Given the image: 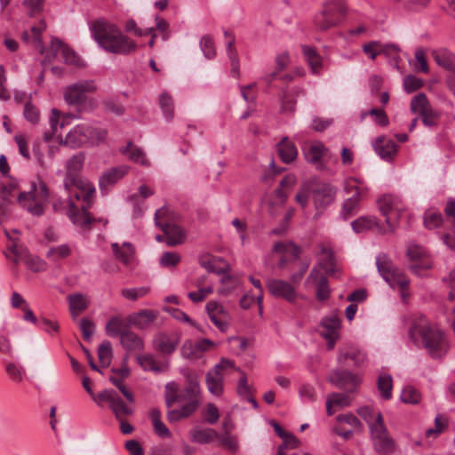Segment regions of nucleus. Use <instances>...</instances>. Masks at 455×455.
Here are the masks:
<instances>
[{
	"instance_id": "412c9836",
	"label": "nucleus",
	"mask_w": 455,
	"mask_h": 455,
	"mask_svg": "<svg viewBox=\"0 0 455 455\" xmlns=\"http://www.w3.org/2000/svg\"><path fill=\"white\" fill-rule=\"evenodd\" d=\"M341 322L336 314L324 316L320 322V334L327 340V348L332 350L339 339Z\"/></svg>"
},
{
	"instance_id": "4d7b16f0",
	"label": "nucleus",
	"mask_w": 455,
	"mask_h": 455,
	"mask_svg": "<svg viewBox=\"0 0 455 455\" xmlns=\"http://www.w3.org/2000/svg\"><path fill=\"white\" fill-rule=\"evenodd\" d=\"M401 400L405 403H418L420 400V394L415 387L407 386L402 390Z\"/></svg>"
},
{
	"instance_id": "0eeeda50",
	"label": "nucleus",
	"mask_w": 455,
	"mask_h": 455,
	"mask_svg": "<svg viewBox=\"0 0 455 455\" xmlns=\"http://www.w3.org/2000/svg\"><path fill=\"white\" fill-rule=\"evenodd\" d=\"M4 233L12 242L4 251L7 259L16 265L22 261L31 271L36 273L45 269V262L44 260L36 255L30 254L28 248L23 244L16 243L6 229H4Z\"/></svg>"
},
{
	"instance_id": "ddd939ff",
	"label": "nucleus",
	"mask_w": 455,
	"mask_h": 455,
	"mask_svg": "<svg viewBox=\"0 0 455 455\" xmlns=\"http://www.w3.org/2000/svg\"><path fill=\"white\" fill-rule=\"evenodd\" d=\"M345 10L341 0H328L323 10L315 18V26L321 30H327L337 26Z\"/></svg>"
},
{
	"instance_id": "79ce46f5",
	"label": "nucleus",
	"mask_w": 455,
	"mask_h": 455,
	"mask_svg": "<svg viewBox=\"0 0 455 455\" xmlns=\"http://www.w3.org/2000/svg\"><path fill=\"white\" fill-rule=\"evenodd\" d=\"M191 441L199 444L212 443L219 437V434L212 428L195 427L190 431Z\"/></svg>"
},
{
	"instance_id": "ea45409f",
	"label": "nucleus",
	"mask_w": 455,
	"mask_h": 455,
	"mask_svg": "<svg viewBox=\"0 0 455 455\" xmlns=\"http://www.w3.org/2000/svg\"><path fill=\"white\" fill-rule=\"evenodd\" d=\"M277 151L280 158L285 164L293 162L298 155L294 143L289 140L287 137H283L277 144Z\"/></svg>"
},
{
	"instance_id": "2f4dec72",
	"label": "nucleus",
	"mask_w": 455,
	"mask_h": 455,
	"mask_svg": "<svg viewBox=\"0 0 455 455\" xmlns=\"http://www.w3.org/2000/svg\"><path fill=\"white\" fill-rule=\"evenodd\" d=\"M131 328V323L127 318L122 315L111 316L105 325V332L110 338L121 337L122 333Z\"/></svg>"
},
{
	"instance_id": "9d476101",
	"label": "nucleus",
	"mask_w": 455,
	"mask_h": 455,
	"mask_svg": "<svg viewBox=\"0 0 455 455\" xmlns=\"http://www.w3.org/2000/svg\"><path fill=\"white\" fill-rule=\"evenodd\" d=\"M367 190V188L357 179L347 180L345 191L353 195L342 203L340 216L343 220H347L357 213L360 209V201Z\"/></svg>"
},
{
	"instance_id": "b1692460",
	"label": "nucleus",
	"mask_w": 455,
	"mask_h": 455,
	"mask_svg": "<svg viewBox=\"0 0 455 455\" xmlns=\"http://www.w3.org/2000/svg\"><path fill=\"white\" fill-rule=\"evenodd\" d=\"M92 199L93 197L90 200V202L83 200L84 204L82 206L81 211L77 209V207L71 200L68 201V207L66 213L75 225L86 228H89L93 221H96L95 219L91 217L88 212Z\"/></svg>"
},
{
	"instance_id": "37998d69",
	"label": "nucleus",
	"mask_w": 455,
	"mask_h": 455,
	"mask_svg": "<svg viewBox=\"0 0 455 455\" xmlns=\"http://www.w3.org/2000/svg\"><path fill=\"white\" fill-rule=\"evenodd\" d=\"M116 258L124 265H130L133 259L134 249L129 243H124L121 246L117 243L111 245Z\"/></svg>"
},
{
	"instance_id": "e433bc0d",
	"label": "nucleus",
	"mask_w": 455,
	"mask_h": 455,
	"mask_svg": "<svg viewBox=\"0 0 455 455\" xmlns=\"http://www.w3.org/2000/svg\"><path fill=\"white\" fill-rule=\"evenodd\" d=\"M305 95V91L301 87H292L291 90L283 92L281 100V109L285 113H292L295 110L297 98Z\"/></svg>"
},
{
	"instance_id": "72a5a7b5",
	"label": "nucleus",
	"mask_w": 455,
	"mask_h": 455,
	"mask_svg": "<svg viewBox=\"0 0 455 455\" xmlns=\"http://www.w3.org/2000/svg\"><path fill=\"white\" fill-rule=\"evenodd\" d=\"M127 172L128 167L124 165L114 167L105 172L99 179L100 188L101 190L107 189L124 177Z\"/></svg>"
},
{
	"instance_id": "c9c22d12",
	"label": "nucleus",
	"mask_w": 455,
	"mask_h": 455,
	"mask_svg": "<svg viewBox=\"0 0 455 455\" xmlns=\"http://www.w3.org/2000/svg\"><path fill=\"white\" fill-rule=\"evenodd\" d=\"M376 153L384 160L391 161L397 151L396 144L391 140L379 137L374 144Z\"/></svg>"
},
{
	"instance_id": "49530a36",
	"label": "nucleus",
	"mask_w": 455,
	"mask_h": 455,
	"mask_svg": "<svg viewBox=\"0 0 455 455\" xmlns=\"http://www.w3.org/2000/svg\"><path fill=\"white\" fill-rule=\"evenodd\" d=\"M4 369L8 378L13 383H21L26 378V370L20 364L15 363L13 362H8L5 363Z\"/></svg>"
},
{
	"instance_id": "69168bd1",
	"label": "nucleus",
	"mask_w": 455,
	"mask_h": 455,
	"mask_svg": "<svg viewBox=\"0 0 455 455\" xmlns=\"http://www.w3.org/2000/svg\"><path fill=\"white\" fill-rule=\"evenodd\" d=\"M327 399L331 401L334 406L346 407L351 403V397L347 393L333 392L327 396Z\"/></svg>"
},
{
	"instance_id": "473e14b6",
	"label": "nucleus",
	"mask_w": 455,
	"mask_h": 455,
	"mask_svg": "<svg viewBox=\"0 0 455 455\" xmlns=\"http://www.w3.org/2000/svg\"><path fill=\"white\" fill-rule=\"evenodd\" d=\"M67 301L73 319L77 318L90 305L89 297L79 292L68 295Z\"/></svg>"
},
{
	"instance_id": "0e129e2a",
	"label": "nucleus",
	"mask_w": 455,
	"mask_h": 455,
	"mask_svg": "<svg viewBox=\"0 0 455 455\" xmlns=\"http://www.w3.org/2000/svg\"><path fill=\"white\" fill-rule=\"evenodd\" d=\"M380 54H384L388 58L394 59L396 62L399 61L400 47L396 44H381L379 42Z\"/></svg>"
},
{
	"instance_id": "de8ad7c7",
	"label": "nucleus",
	"mask_w": 455,
	"mask_h": 455,
	"mask_svg": "<svg viewBox=\"0 0 455 455\" xmlns=\"http://www.w3.org/2000/svg\"><path fill=\"white\" fill-rule=\"evenodd\" d=\"M109 407L112 410L117 420H121L122 419H124L125 417L132 415L133 412L132 409L130 406H128L117 394L115 395L113 402L110 403Z\"/></svg>"
},
{
	"instance_id": "f3484780",
	"label": "nucleus",
	"mask_w": 455,
	"mask_h": 455,
	"mask_svg": "<svg viewBox=\"0 0 455 455\" xmlns=\"http://www.w3.org/2000/svg\"><path fill=\"white\" fill-rule=\"evenodd\" d=\"M327 379L336 387L344 389L349 393L355 392L362 381V378L359 374L346 369L332 370L329 373Z\"/></svg>"
},
{
	"instance_id": "e2e57ef3",
	"label": "nucleus",
	"mask_w": 455,
	"mask_h": 455,
	"mask_svg": "<svg viewBox=\"0 0 455 455\" xmlns=\"http://www.w3.org/2000/svg\"><path fill=\"white\" fill-rule=\"evenodd\" d=\"M220 443L226 449L235 451L238 449V441L235 435H232L228 432L219 435L217 437Z\"/></svg>"
},
{
	"instance_id": "5701e85b",
	"label": "nucleus",
	"mask_w": 455,
	"mask_h": 455,
	"mask_svg": "<svg viewBox=\"0 0 455 455\" xmlns=\"http://www.w3.org/2000/svg\"><path fill=\"white\" fill-rule=\"evenodd\" d=\"M201 401V387L196 379L190 380L188 386L180 391V403H184L182 406L188 408L193 414L200 406Z\"/></svg>"
},
{
	"instance_id": "c03bdc74",
	"label": "nucleus",
	"mask_w": 455,
	"mask_h": 455,
	"mask_svg": "<svg viewBox=\"0 0 455 455\" xmlns=\"http://www.w3.org/2000/svg\"><path fill=\"white\" fill-rule=\"evenodd\" d=\"M301 49L305 60L307 62L308 66L310 67L312 72L314 74H317L323 66L322 57L319 55V53L314 47L302 45Z\"/></svg>"
},
{
	"instance_id": "aec40b11",
	"label": "nucleus",
	"mask_w": 455,
	"mask_h": 455,
	"mask_svg": "<svg viewBox=\"0 0 455 455\" xmlns=\"http://www.w3.org/2000/svg\"><path fill=\"white\" fill-rule=\"evenodd\" d=\"M337 195V189L329 183H322L311 189V196L316 212L321 214L331 205Z\"/></svg>"
},
{
	"instance_id": "dca6fc26",
	"label": "nucleus",
	"mask_w": 455,
	"mask_h": 455,
	"mask_svg": "<svg viewBox=\"0 0 455 455\" xmlns=\"http://www.w3.org/2000/svg\"><path fill=\"white\" fill-rule=\"evenodd\" d=\"M168 210L161 208L155 213V223L160 227L166 236V243L170 246L180 244L185 240V234L180 226L172 224L164 220Z\"/></svg>"
},
{
	"instance_id": "338daca9",
	"label": "nucleus",
	"mask_w": 455,
	"mask_h": 455,
	"mask_svg": "<svg viewBox=\"0 0 455 455\" xmlns=\"http://www.w3.org/2000/svg\"><path fill=\"white\" fill-rule=\"evenodd\" d=\"M79 327L82 331L83 339L85 341H91L92 337L95 331L94 323L87 318H82L79 323Z\"/></svg>"
},
{
	"instance_id": "864d4df0",
	"label": "nucleus",
	"mask_w": 455,
	"mask_h": 455,
	"mask_svg": "<svg viewBox=\"0 0 455 455\" xmlns=\"http://www.w3.org/2000/svg\"><path fill=\"white\" fill-rule=\"evenodd\" d=\"M227 52L231 64V74L233 76L237 77L239 76V59L233 39L227 43Z\"/></svg>"
},
{
	"instance_id": "8fccbe9b",
	"label": "nucleus",
	"mask_w": 455,
	"mask_h": 455,
	"mask_svg": "<svg viewBox=\"0 0 455 455\" xmlns=\"http://www.w3.org/2000/svg\"><path fill=\"white\" fill-rule=\"evenodd\" d=\"M98 357L102 367H108L113 357V350L110 341L104 340L98 348Z\"/></svg>"
},
{
	"instance_id": "a19ab883",
	"label": "nucleus",
	"mask_w": 455,
	"mask_h": 455,
	"mask_svg": "<svg viewBox=\"0 0 455 455\" xmlns=\"http://www.w3.org/2000/svg\"><path fill=\"white\" fill-rule=\"evenodd\" d=\"M432 57L436 64L447 70L455 68V55L445 48L434 50Z\"/></svg>"
},
{
	"instance_id": "f03ea898",
	"label": "nucleus",
	"mask_w": 455,
	"mask_h": 455,
	"mask_svg": "<svg viewBox=\"0 0 455 455\" xmlns=\"http://www.w3.org/2000/svg\"><path fill=\"white\" fill-rule=\"evenodd\" d=\"M90 29L93 39L107 52L129 55L137 49V44L132 39L124 35L116 24L105 19L94 20Z\"/></svg>"
},
{
	"instance_id": "6e6552de",
	"label": "nucleus",
	"mask_w": 455,
	"mask_h": 455,
	"mask_svg": "<svg viewBox=\"0 0 455 455\" xmlns=\"http://www.w3.org/2000/svg\"><path fill=\"white\" fill-rule=\"evenodd\" d=\"M376 266L378 272L383 279L392 287H399L401 295L405 299V291L409 286L407 276L397 269L392 260L385 253H380L376 258Z\"/></svg>"
},
{
	"instance_id": "f8f14e48",
	"label": "nucleus",
	"mask_w": 455,
	"mask_h": 455,
	"mask_svg": "<svg viewBox=\"0 0 455 455\" xmlns=\"http://www.w3.org/2000/svg\"><path fill=\"white\" fill-rule=\"evenodd\" d=\"M370 432L376 452L387 455L394 451L395 442L387 433L381 413H378L375 422L371 423Z\"/></svg>"
},
{
	"instance_id": "20e7f679",
	"label": "nucleus",
	"mask_w": 455,
	"mask_h": 455,
	"mask_svg": "<svg viewBox=\"0 0 455 455\" xmlns=\"http://www.w3.org/2000/svg\"><path fill=\"white\" fill-rule=\"evenodd\" d=\"M84 156L83 153L74 155L66 164V176L63 186L65 189L73 194L77 200L90 202L94 196L95 188L87 180L80 176V171L83 168Z\"/></svg>"
},
{
	"instance_id": "bf43d9fd",
	"label": "nucleus",
	"mask_w": 455,
	"mask_h": 455,
	"mask_svg": "<svg viewBox=\"0 0 455 455\" xmlns=\"http://www.w3.org/2000/svg\"><path fill=\"white\" fill-rule=\"evenodd\" d=\"M442 214L434 211H427L424 215V226L427 229H434L442 223Z\"/></svg>"
},
{
	"instance_id": "9b49d317",
	"label": "nucleus",
	"mask_w": 455,
	"mask_h": 455,
	"mask_svg": "<svg viewBox=\"0 0 455 455\" xmlns=\"http://www.w3.org/2000/svg\"><path fill=\"white\" fill-rule=\"evenodd\" d=\"M45 28V24L42 21L38 26L31 28V31H25L22 34V38L26 42H32L35 46L39 49L42 54L45 53V59L52 61L53 59L60 56L62 49L66 44L58 38H53L51 42L49 49L46 51L41 40V33Z\"/></svg>"
},
{
	"instance_id": "6e6d98bb",
	"label": "nucleus",
	"mask_w": 455,
	"mask_h": 455,
	"mask_svg": "<svg viewBox=\"0 0 455 455\" xmlns=\"http://www.w3.org/2000/svg\"><path fill=\"white\" fill-rule=\"evenodd\" d=\"M165 403L171 407L175 403H180V392L175 382H169L165 385Z\"/></svg>"
},
{
	"instance_id": "4be33fe9",
	"label": "nucleus",
	"mask_w": 455,
	"mask_h": 455,
	"mask_svg": "<svg viewBox=\"0 0 455 455\" xmlns=\"http://www.w3.org/2000/svg\"><path fill=\"white\" fill-rule=\"evenodd\" d=\"M267 288L274 297L283 299L291 303L294 302L298 297L294 285L284 280L268 279Z\"/></svg>"
},
{
	"instance_id": "7ed1b4c3",
	"label": "nucleus",
	"mask_w": 455,
	"mask_h": 455,
	"mask_svg": "<svg viewBox=\"0 0 455 455\" xmlns=\"http://www.w3.org/2000/svg\"><path fill=\"white\" fill-rule=\"evenodd\" d=\"M90 29L93 39L107 52L129 55L137 49V44L132 39L124 35L116 24L105 19L94 20Z\"/></svg>"
},
{
	"instance_id": "a18cd8bd",
	"label": "nucleus",
	"mask_w": 455,
	"mask_h": 455,
	"mask_svg": "<svg viewBox=\"0 0 455 455\" xmlns=\"http://www.w3.org/2000/svg\"><path fill=\"white\" fill-rule=\"evenodd\" d=\"M121 152L134 163H138L145 166L149 165V161L147 159L143 150L133 145L132 142H128L127 145L121 149Z\"/></svg>"
},
{
	"instance_id": "c756f323",
	"label": "nucleus",
	"mask_w": 455,
	"mask_h": 455,
	"mask_svg": "<svg viewBox=\"0 0 455 455\" xmlns=\"http://www.w3.org/2000/svg\"><path fill=\"white\" fill-rule=\"evenodd\" d=\"M158 312L151 309H142L128 316L131 326L133 325L140 330L148 328L157 318Z\"/></svg>"
},
{
	"instance_id": "4468645a",
	"label": "nucleus",
	"mask_w": 455,
	"mask_h": 455,
	"mask_svg": "<svg viewBox=\"0 0 455 455\" xmlns=\"http://www.w3.org/2000/svg\"><path fill=\"white\" fill-rule=\"evenodd\" d=\"M411 111L417 114L427 127H435L438 124L441 114L433 108L427 95L419 92L415 95L410 104Z\"/></svg>"
},
{
	"instance_id": "c85d7f7f",
	"label": "nucleus",
	"mask_w": 455,
	"mask_h": 455,
	"mask_svg": "<svg viewBox=\"0 0 455 455\" xmlns=\"http://www.w3.org/2000/svg\"><path fill=\"white\" fill-rule=\"evenodd\" d=\"M305 158L307 163L315 164L318 169L323 167V159L328 153V149L321 142L309 145L303 149Z\"/></svg>"
},
{
	"instance_id": "5fc2aeb1",
	"label": "nucleus",
	"mask_w": 455,
	"mask_h": 455,
	"mask_svg": "<svg viewBox=\"0 0 455 455\" xmlns=\"http://www.w3.org/2000/svg\"><path fill=\"white\" fill-rule=\"evenodd\" d=\"M149 292V288L141 286L138 288H124L122 289L121 294L124 298L135 301L140 298L145 297Z\"/></svg>"
},
{
	"instance_id": "2eb2a0df",
	"label": "nucleus",
	"mask_w": 455,
	"mask_h": 455,
	"mask_svg": "<svg viewBox=\"0 0 455 455\" xmlns=\"http://www.w3.org/2000/svg\"><path fill=\"white\" fill-rule=\"evenodd\" d=\"M231 361L221 359L212 370L205 374V385L208 391L214 396L220 397L224 392V377L226 371L233 368Z\"/></svg>"
},
{
	"instance_id": "13d9d810",
	"label": "nucleus",
	"mask_w": 455,
	"mask_h": 455,
	"mask_svg": "<svg viewBox=\"0 0 455 455\" xmlns=\"http://www.w3.org/2000/svg\"><path fill=\"white\" fill-rule=\"evenodd\" d=\"M181 260V257L177 252L164 251L160 259L159 264L164 267H176Z\"/></svg>"
},
{
	"instance_id": "f704fd0d",
	"label": "nucleus",
	"mask_w": 455,
	"mask_h": 455,
	"mask_svg": "<svg viewBox=\"0 0 455 455\" xmlns=\"http://www.w3.org/2000/svg\"><path fill=\"white\" fill-rule=\"evenodd\" d=\"M352 228L355 233H363L371 229H375L379 234H386V229L380 227L374 216H362L351 223Z\"/></svg>"
},
{
	"instance_id": "09e8293b",
	"label": "nucleus",
	"mask_w": 455,
	"mask_h": 455,
	"mask_svg": "<svg viewBox=\"0 0 455 455\" xmlns=\"http://www.w3.org/2000/svg\"><path fill=\"white\" fill-rule=\"evenodd\" d=\"M159 104L165 119L167 121L172 120L174 116V101L172 97L167 92L161 93Z\"/></svg>"
},
{
	"instance_id": "bb28decb",
	"label": "nucleus",
	"mask_w": 455,
	"mask_h": 455,
	"mask_svg": "<svg viewBox=\"0 0 455 455\" xmlns=\"http://www.w3.org/2000/svg\"><path fill=\"white\" fill-rule=\"evenodd\" d=\"M179 343L180 336L177 333L167 334L164 332L157 334L153 341L154 347L164 355L172 354Z\"/></svg>"
},
{
	"instance_id": "f257e3e1",
	"label": "nucleus",
	"mask_w": 455,
	"mask_h": 455,
	"mask_svg": "<svg viewBox=\"0 0 455 455\" xmlns=\"http://www.w3.org/2000/svg\"><path fill=\"white\" fill-rule=\"evenodd\" d=\"M410 339L427 350L434 359L442 358L449 349L445 333L434 323L422 315H415L408 331Z\"/></svg>"
},
{
	"instance_id": "cd10ccee",
	"label": "nucleus",
	"mask_w": 455,
	"mask_h": 455,
	"mask_svg": "<svg viewBox=\"0 0 455 455\" xmlns=\"http://www.w3.org/2000/svg\"><path fill=\"white\" fill-rule=\"evenodd\" d=\"M347 360L353 362L355 367L362 366L367 360L366 354L362 350L355 347H349L347 349H339L337 361L341 366H349L347 363Z\"/></svg>"
},
{
	"instance_id": "6ab92c4d",
	"label": "nucleus",
	"mask_w": 455,
	"mask_h": 455,
	"mask_svg": "<svg viewBox=\"0 0 455 455\" xmlns=\"http://www.w3.org/2000/svg\"><path fill=\"white\" fill-rule=\"evenodd\" d=\"M378 205L382 215L386 216V223L387 225L388 232L394 233L396 229V225L391 222V219L387 217L389 213H394L395 218L400 219L403 211L404 205L402 200L393 195H384L378 201Z\"/></svg>"
},
{
	"instance_id": "39448f33",
	"label": "nucleus",
	"mask_w": 455,
	"mask_h": 455,
	"mask_svg": "<svg viewBox=\"0 0 455 455\" xmlns=\"http://www.w3.org/2000/svg\"><path fill=\"white\" fill-rule=\"evenodd\" d=\"M96 90L93 80H81L65 88L64 100L68 105L76 107L79 111L92 109L94 101L86 93Z\"/></svg>"
},
{
	"instance_id": "1a4fd4ad",
	"label": "nucleus",
	"mask_w": 455,
	"mask_h": 455,
	"mask_svg": "<svg viewBox=\"0 0 455 455\" xmlns=\"http://www.w3.org/2000/svg\"><path fill=\"white\" fill-rule=\"evenodd\" d=\"M33 192H20L18 196V203L22 208L27 210L34 216L43 215L44 204L48 201L49 190L45 183L39 182V187L36 189L33 185Z\"/></svg>"
},
{
	"instance_id": "7c9ffc66",
	"label": "nucleus",
	"mask_w": 455,
	"mask_h": 455,
	"mask_svg": "<svg viewBox=\"0 0 455 455\" xmlns=\"http://www.w3.org/2000/svg\"><path fill=\"white\" fill-rule=\"evenodd\" d=\"M309 281H312L314 283H315V296L317 300H327L331 293L327 277L322 275L319 270L313 268L307 277V282Z\"/></svg>"
},
{
	"instance_id": "603ef678",
	"label": "nucleus",
	"mask_w": 455,
	"mask_h": 455,
	"mask_svg": "<svg viewBox=\"0 0 455 455\" xmlns=\"http://www.w3.org/2000/svg\"><path fill=\"white\" fill-rule=\"evenodd\" d=\"M71 253V249L68 244H60L58 246L51 247L46 256L48 259H51L53 261L60 260L61 259H65L68 257Z\"/></svg>"
},
{
	"instance_id": "3c124183",
	"label": "nucleus",
	"mask_w": 455,
	"mask_h": 455,
	"mask_svg": "<svg viewBox=\"0 0 455 455\" xmlns=\"http://www.w3.org/2000/svg\"><path fill=\"white\" fill-rule=\"evenodd\" d=\"M393 379L389 374H380L378 379V389L385 400L392 396Z\"/></svg>"
},
{
	"instance_id": "680f3d73",
	"label": "nucleus",
	"mask_w": 455,
	"mask_h": 455,
	"mask_svg": "<svg viewBox=\"0 0 455 455\" xmlns=\"http://www.w3.org/2000/svg\"><path fill=\"white\" fill-rule=\"evenodd\" d=\"M193 413L188 408L181 406L179 409H173L167 412V419L170 423L180 421L183 419L189 418Z\"/></svg>"
},
{
	"instance_id": "a878e982",
	"label": "nucleus",
	"mask_w": 455,
	"mask_h": 455,
	"mask_svg": "<svg viewBox=\"0 0 455 455\" xmlns=\"http://www.w3.org/2000/svg\"><path fill=\"white\" fill-rule=\"evenodd\" d=\"M273 251L278 254H282L281 259L277 263V267L280 269H284L289 259L288 256L291 257V261H295L299 258L300 248L292 242H277L274 244Z\"/></svg>"
},
{
	"instance_id": "393cba45",
	"label": "nucleus",
	"mask_w": 455,
	"mask_h": 455,
	"mask_svg": "<svg viewBox=\"0 0 455 455\" xmlns=\"http://www.w3.org/2000/svg\"><path fill=\"white\" fill-rule=\"evenodd\" d=\"M206 312L212 323L221 331L226 332L229 327V314L224 307L215 300L207 302Z\"/></svg>"
},
{
	"instance_id": "774afa93",
	"label": "nucleus",
	"mask_w": 455,
	"mask_h": 455,
	"mask_svg": "<svg viewBox=\"0 0 455 455\" xmlns=\"http://www.w3.org/2000/svg\"><path fill=\"white\" fill-rule=\"evenodd\" d=\"M423 84H424V83H423L422 79L418 78L417 76H412V75H409V76H405L403 79L404 90L408 93H411V92H413L419 90V88H421L423 86Z\"/></svg>"
},
{
	"instance_id": "58836bf2",
	"label": "nucleus",
	"mask_w": 455,
	"mask_h": 455,
	"mask_svg": "<svg viewBox=\"0 0 455 455\" xmlns=\"http://www.w3.org/2000/svg\"><path fill=\"white\" fill-rule=\"evenodd\" d=\"M137 362L144 371H153L155 373H161L168 369V363H159L156 361L155 355L150 354L141 355L137 356Z\"/></svg>"
},
{
	"instance_id": "052dcab7",
	"label": "nucleus",
	"mask_w": 455,
	"mask_h": 455,
	"mask_svg": "<svg viewBox=\"0 0 455 455\" xmlns=\"http://www.w3.org/2000/svg\"><path fill=\"white\" fill-rule=\"evenodd\" d=\"M200 47L207 59H212L216 54V49L212 38L205 35L200 40Z\"/></svg>"
},
{
	"instance_id": "a211bd4d",
	"label": "nucleus",
	"mask_w": 455,
	"mask_h": 455,
	"mask_svg": "<svg viewBox=\"0 0 455 455\" xmlns=\"http://www.w3.org/2000/svg\"><path fill=\"white\" fill-rule=\"evenodd\" d=\"M406 256L411 261L410 270L417 275H420L422 270H427L432 266L427 251L415 243L410 242L407 244Z\"/></svg>"
},
{
	"instance_id": "423d86ee",
	"label": "nucleus",
	"mask_w": 455,
	"mask_h": 455,
	"mask_svg": "<svg viewBox=\"0 0 455 455\" xmlns=\"http://www.w3.org/2000/svg\"><path fill=\"white\" fill-rule=\"evenodd\" d=\"M106 135L105 130L97 129L86 124H80L70 130L65 139L60 140V144L76 148L85 144L99 143L106 138Z\"/></svg>"
},
{
	"instance_id": "4c0bfd02",
	"label": "nucleus",
	"mask_w": 455,
	"mask_h": 455,
	"mask_svg": "<svg viewBox=\"0 0 455 455\" xmlns=\"http://www.w3.org/2000/svg\"><path fill=\"white\" fill-rule=\"evenodd\" d=\"M120 344L127 352L141 351L144 349L143 339L130 329L122 333Z\"/></svg>"
}]
</instances>
